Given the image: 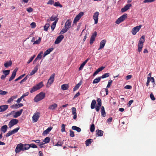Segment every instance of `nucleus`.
Segmentation results:
<instances>
[{
  "label": "nucleus",
  "mask_w": 156,
  "mask_h": 156,
  "mask_svg": "<svg viewBox=\"0 0 156 156\" xmlns=\"http://www.w3.org/2000/svg\"><path fill=\"white\" fill-rule=\"evenodd\" d=\"M54 6L56 7L58 6L60 8H62V5L60 4L58 2H55V3H54Z\"/></svg>",
  "instance_id": "37998d69"
},
{
  "label": "nucleus",
  "mask_w": 156,
  "mask_h": 156,
  "mask_svg": "<svg viewBox=\"0 0 156 156\" xmlns=\"http://www.w3.org/2000/svg\"><path fill=\"white\" fill-rule=\"evenodd\" d=\"M138 51L139 52H140L142 50V48H143V45L138 44Z\"/></svg>",
  "instance_id": "8fccbe9b"
},
{
  "label": "nucleus",
  "mask_w": 156,
  "mask_h": 156,
  "mask_svg": "<svg viewBox=\"0 0 156 156\" xmlns=\"http://www.w3.org/2000/svg\"><path fill=\"white\" fill-rule=\"evenodd\" d=\"M35 56L34 55L33 56L31 57L30 59L27 62V64H29L30 62H31L34 58Z\"/></svg>",
  "instance_id": "052dcab7"
},
{
  "label": "nucleus",
  "mask_w": 156,
  "mask_h": 156,
  "mask_svg": "<svg viewBox=\"0 0 156 156\" xmlns=\"http://www.w3.org/2000/svg\"><path fill=\"white\" fill-rule=\"evenodd\" d=\"M155 0H145L143 1L144 3L151 2H154Z\"/></svg>",
  "instance_id": "69168bd1"
},
{
  "label": "nucleus",
  "mask_w": 156,
  "mask_h": 156,
  "mask_svg": "<svg viewBox=\"0 0 156 156\" xmlns=\"http://www.w3.org/2000/svg\"><path fill=\"white\" fill-rule=\"evenodd\" d=\"M85 65V64L83 62L80 65V67L79 68V70H81L83 68L84 66Z\"/></svg>",
  "instance_id": "0e129e2a"
},
{
  "label": "nucleus",
  "mask_w": 156,
  "mask_h": 156,
  "mask_svg": "<svg viewBox=\"0 0 156 156\" xmlns=\"http://www.w3.org/2000/svg\"><path fill=\"white\" fill-rule=\"evenodd\" d=\"M68 30V29H67L66 28L64 27L62 29V30L61 31L60 34H63L64 33L66 32Z\"/></svg>",
  "instance_id": "de8ad7c7"
},
{
  "label": "nucleus",
  "mask_w": 156,
  "mask_h": 156,
  "mask_svg": "<svg viewBox=\"0 0 156 156\" xmlns=\"http://www.w3.org/2000/svg\"><path fill=\"white\" fill-rule=\"evenodd\" d=\"M63 144V142L58 141L55 145V146H61Z\"/></svg>",
  "instance_id": "4d7b16f0"
},
{
  "label": "nucleus",
  "mask_w": 156,
  "mask_h": 156,
  "mask_svg": "<svg viewBox=\"0 0 156 156\" xmlns=\"http://www.w3.org/2000/svg\"><path fill=\"white\" fill-rule=\"evenodd\" d=\"M18 120L16 119H11L9 122L8 125L9 128L12 127L13 126L18 123Z\"/></svg>",
  "instance_id": "423d86ee"
},
{
  "label": "nucleus",
  "mask_w": 156,
  "mask_h": 156,
  "mask_svg": "<svg viewBox=\"0 0 156 156\" xmlns=\"http://www.w3.org/2000/svg\"><path fill=\"white\" fill-rule=\"evenodd\" d=\"M23 147L24 151L26 150L30 147V145L29 144H23Z\"/></svg>",
  "instance_id": "72a5a7b5"
},
{
  "label": "nucleus",
  "mask_w": 156,
  "mask_h": 156,
  "mask_svg": "<svg viewBox=\"0 0 156 156\" xmlns=\"http://www.w3.org/2000/svg\"><path fill=\"white\" fill-rule=\"evenodd\" d=\"M106 42V41L105 39L102 40L100 43L99 48L98 49V50H100L103 48L105 46Z\"/></svg>",
  "instance_id": "4468645a"
},
{
  "label": "nucleus",
  "mask_w": 156,
  "mask_h": 156,
  "mask_svg": "<svg viewBox=\"0 0 156 156\" xmlns=\"http://www.w3.org/2000/svg\"><path fill=\"white\" fill-rule=\"evenodd\" d=\"M71 25V23L70 22V20H68L65 23L64 27L68 30L69 29Z\"/></svg>",
  "instance_id": "2eb2a0df"
},
{
  "label": "nucleus",
  "mask_w": 156,
  "mask_h": 156,
  "mask_svg": "<svg viewBox=\"0 0 156 156\" xmlns=\"http://www.w3.org/2000/svg\"><path fill=\"white\" fill-rule=\"evenodd\" d=\"M31 27L32 28H34L36 27V23L34 22H32L30 24Z\"/></svg>",
  "instance_id": "774afa93"
},
{
  "label": "nucleus",
  "mask_w": 156,
  "mask_h": 156,
  "mask_svg": "<svg viewBox=\"0 0 156 156\" xmlns=\"http://www.w3.org/2000/svg\"><path fill=\"white\" fill-rule=\"evenodd\" d=\"M142 26V25H140L139 26H137L133 28L131 30L132 34L133 35H135L139 31Z\"/></svg>",
  "instance_id": "39448f33"
},
{
  "label": "nucleus",
  "mask_w": 156,
  "mask_h": 156,
  "mask_svg": "<svg viewBox=\"0 0 156 156\" xmlns=\"http://www.w3.org/2000/svg\"><path fill=\"white\" fill-rule=\"evenodd\" d=\"M23 106V105L22 103H20L19 104H14L13 105L11 106L10 108H13L14 109H17L20 107H22Z\"/></svg>",
  "instance_id": "6ab92c4d"
},
{
  "label": "nucleus",
  "mask_w": 156,
  "mask_h": 156,
  "mask_svg": "<svg viewBox=\"0 0 156 156\" xmlns=\"http://www.w3.org/2000/svg\"><path fill=\"white\" fill-rule=\"evenodd\" d=\"M38 65H37L34 68L33 70L30 73V75L31 76L34 74L37 71Z\"/></svg>",
  "instance_id": "412c9836"
},
{
  "label": "nucleus",
  "mask_w": 156,
  "mask_h": 156,
  "mask_svg": "<svg viewBox=\"0 0 156 156\" xmlns=\"http://www.w3.org/2000/svg\"><path fill=\"white\" fill-rule=\"evenodd\" d=\"M57 107V105L55 103L50 105L48 107V109L51 110H54Z\"/></svg>",
  "instance_id": "4be33fe9"
},
{
  "label": "nucleus",
  "mask_w": 156,
  "mask_h": 156,
  "mask_svg": "<svg viewBox=\"0 0 156 156\" xmlns=\"http://www.w3.org/2000/svg\"><path fill=\"white\" fill-rule=\"evenodd\" d=\"M54 1L53 0H50L48 2L47 4L48 5H52L54 4Z\"/></svg>",
  "instance_id": "bf43d9fd"
},
{
  "label": "nucleus",
  "mask_w": 156,
  "mask_h": 156,
  "mask_svg": "<svg viewBox=\"0 0 156 156\" xmlns=\"http://www.w3.org/2000/svg\"><path fill=\"white\" fill-rule=\"evenodd\" d=\"M82 84V81H80L77 84L73 89V91H76L78 90L79 88L80 87Z\"/></svg>",
  "instance_id": "cd10ccee"
},
{
  "label": "nucleus",
  "mask_w": 156,
  "mask_h": 156,
  "mask_svg": "<svg viewBox=\"0 0 156 156\" xmlns=\"http://www.w3.org/2000/svg\"><path fill=\"white\" fill-rule=\"evenodd\" d=\"M29 92H27L26 93H25L23 94L21 97L22 98H23L24 97L27 96L29 94Z\"/></svg>",
  "instance_id": "338daca9"
},
{
  "label": "nucleus",
  "mask_w": 156,
  "mask_h": 156,
  "mask_svg": "<svg viewBox=\"0 0 156 156\" xmlns=\"http://www.w3.org/2000/svg\"><path fill=\"white\" fill-rule=\"evenodd\" d=\"M105 67L101 66V67L98 68L94 73L93 76H95L96 74H97L99 72L101 71L102 70H103Z\"/></svg>",
  "instance_id": "393cba45"
},
{
  "label": "nucleus",
  "mask_w": 156,
  "mask_h": 156,
  "mask_svg": "<svg viewBox=\"0 0 156 156\" xmlns=\"http://www.w3.org/2000/svg\"><path fill=\"white\" fill-rule=\"evenodd\" d=\"M101 78L100 77H98V78L95 79L93 81V84L97 83L99 82L101 79Z\"/></svg>",
  "instance_id": "e433bc0d"
},
{
  "label": "nucleus",
  "mask_w": 156,
  "mask_h": 156,
  "mask_svg": "<svg viewBox=\"0 0 156 156\" xmlns=\"http://www.w3.org/2000/svg\"><path fill=\"white\" fill-rule=\"evenodd\" d=\"M103 133L104 132L103 131L98 129L96 131V135L98 136H102L103 134Z\"/></svg>",
  "instance_id": "aec40b11"
},
{
  "label": "nucleus",
  "mask_w": 156,
  "mask_h": 156,
  "mask_svg": "<svg viewBox=\"0 0 156 156\" xmlns=\"http://www.w3.org/2000/svg\"><path fill=\"white\" fill-rule=\"evenodd\" d=\"M8 128V126L6 125H5L2 126L1 128V130L3 133L6 132Z\"/></svg>",
  "instance_id": "bb28decb"
},
{
  "label": "nucleus",
  "mask_w": 156,
  "mask_h": 156,
  "mask_svg": "<svg viewBox=\"0 0 156 156\" xmlns=\"http://www.w3.org/2000/svg\"><path fill=\"white\" fill-rule=\"evenodd\" d=\"M50 26L49 23H46L45 26H44V30L45 31H47L48 28Z\"/></svg>",
  "instance_id": "49530a36"
},
{
  "label": "nucleus",
  "mask_w": 156,
  "mask_h": 156,
  "mask_svg": "<svg viewBox=\"0 0 156 156\" xmlns=\"http://www.w3.org/2000/svg\"><path fill=\"white\" fill-rule=\"evenodd\" d=\"M101 116L104 117L106 116V113L105 111V108L103 106L101 107Z\"/></svg>",
  "instance_id": "b1692460"
},
{
  "label": "nucleus",
  "mask_w": 156,
  "mask_h": 156,
  "mask_svg": "<svg viewBox=\"0 0 156 156\" xmlns=\"http://www.w3.org/2000/svg\"><path fill=\"white\" fill-rule=\"evenodd\" d=\"M16 73H15V72H13L12 73V74L11 76L9 78V81H11L16 76Z\"/></svg>",
  "instance_id": "58836bf2"
},
{
  "label": "nucleus",
  "mask_w": 156,
  "mask_h": 156,
  "mask_svg": "<svg viewBox=\"0 0 156 156\" xmlns=\"http://www.w3.org/2000/svg\"><path fill=\"white\" fill-rule=\"evenodd\" d=\"M72 111V114L74 115L73 119H75L77 117V114L76 113V109L75 107H72L71 108Z\"/></svg>",
  "instance_id": "a211bd4d"
},
{
  "label": "nucleus",
  "mask_w": 156,
  "mask_h": 156,
  "mask_svg": "<svg viewBox=\"0 0 156 156\" xmlns=\"http://www.w3.org/2000/svg\"><path fill=\"white\" fill-rule=\"evenodd\" d=\"M112 83V81L111 80H109V81L108 82V85L106 87L107 88H109L111 86Z\"/></svg>",
  "instance_id": "09e8293b"
},
{
  "label": "nucleus",
  "mask_w": 156,
  "mask_h": 156,
  "mask_svg": "<svg viewBox=\"0 0 156 156\" xmlns=\"http://www.w3.org/2000/svg\"><path fill=\"white\" fill-rule=\"evenodd\" d=\"M23 147V144L22 143L18 144L17 145L15 150L16 153H19L21 151H24Z\"/></svg>",
  "instance_id": "20e7f679"
},
{
  "label": "nucleus",
  "mask_w": 156,
  "mask_h": 156,
  "mask_svg": "<svg viewBox=\"0 0 156 156\" xmlns=\"http://www.w3.org/2000/svg\"><path fill=\"white\" fill-rule=\"evenodd\" d=\"M12 62L11 61H10L9 62H5L4 64V66L6 68H8V67L11 66L12 65Z\"/></svg>",
  "instance_id": "c85d7f7f"
},
{
  "label": "nucleus",
  "mask_w": 156,
  "mask_h": 156,
  "mask_svg": "<svg viewBox=\"0 0 156 156\" xmlns=\"http://www.w3.org/2000/svg\"><path fill=\"white\" fill-rule=\"evenodd\" d=\"M144 36H142V37L140 38L138 44L140 45H143V43L144 42Z\"/></svg>",
  "instance_id": "a878e982"
},
{
  "label": "nucleus",
  "mask_w": 156,
  "mask_h": 156,
  "mask_svg": "<svg viewBox=\"0 0 156 156\" xmlns=\"http://www.w3.org/2000/svg\"><path fill=\"white\" fill-rule=\"evenodd\" d=\"M92 141L93 140L92 139H89L85 141V144L86 146H88L89 145L91 144Z\"/></svg>",
  "instance_id": "c9c22d12"
},
{
  "label": "nucleus",
  "mask_w": 156,
  "mask_h": 156,
  "mask_svg": "<svg viewBox=\"0 0 156 156\" xmlns=\"http://www.w3.org/2000/svg\"><path fill=\"white\" fill-rule=\"evenodd\" d=\"M72 129L73 130L76 131L78 132H80L81 130V129L79 127L76 126H73L72 127Z\"/></svg>",
  "instance_id": "c756f323"
},
{
  "label": "nucleus",
  "mask_w": 156,
  "mask_h": 156,
  "mask_svg": "<svg viewBox=\"0 0 156 156\" xmlns=\"http://www.w3.org/2000/svg\"><path fill=\"white\" fill-rule=\"evenodd\" d=\"M20 129V127H18L11 131H10L12 135L18 132V130Z\"/></svg>",
  "instance_id": "f704fd0d"
},
{
  "label": "nucleus",
  "mask_w": 156,
  "mask_h": 156,
  "mask_svg": "<svg viewBox=\"0 0 156 156\" xmlns=\"http://www.w3.org/2000/svg\"><path fill=\"white\" fill-rule=\"evenodd\" d=\"M66 126V125L64 124H62L61 126L62 129H61V131L62 132H64L65 131V127Z\"/></svg>",
  "instance_id": "5fc2aeb1"
},
{
  "label": "nucleus",
  "mask_w": 156,
  "mask_h": 156,
  "mask_svg": "<svg viewBox=\"0 0 156 156\" xmlns=\"http://www.w3.org/2000/svg\"><path fill=\"white\" fill-rule=\"evenodd\" d=\"M23 110V109H20V111H18L15 112V114L13 115V117L14 118H17L18 117L20 116Z\"/></svg>",
  "instance_id": "dca6fc26"
},
{
  "label": "nucleus",
  "mask_w": 156,
  "mask_h": 156,
  "mask_svg": "<svg viewBox=\"0 0 156 156\" xmlns=\"http://www.w3.org/2000/svg\"><path fill=\"white\" fill-rule=\"evenodd\" d=\"M95 126L94 124H92L90 128V130L91 132H93L94 131Z\"/></svg>",
  "instance_id": "a18cd8bd"
},
{
  "label": "nucleus",
  "mask_w": 156,
  "mask_h": 156,
  "mask_svg": "<svg viewBox=\"0 0 156 156\" xmlns=\"http://www.w3.org/2000/svg\"><path fill=\"white\" fill-rule=\"evenodd\" d=\"M50 141V138L49 137H46L45 138L44 140V141L45 143H48Z\"/></svg>",
  "instance_id": "3c124183"
},
{
  "label": "nucleus",
  "mask_w": 156,
  "mask_h": 156,
  "mask_svg": "<svg viewBox=\"0 0 156 156\" xmlns=\"http://www.w3.org/2000/svg\"><path fill=\"white\" fill-rule=\"evenodd\" d=\"M97 101L98 102V104L97 105L99 106H101V101L100 98H98L97 100Z\"/></svg>",
  "instance_id": "603ef678"
},
{
  "label": "nucleus",
  "mask_w": 156,
  "mask_h": 156,
  "mask_svg": "<svg viewBox=\"0 0 156 156\" xmlns=\"http://www.w3.org/2000/svg\"><path fill=\"white\" fill-rule=\"evenodd\" d=\"M69 132H70L69 135H70V136H71V137H74L75 136V135L74 134V132L73 131H72L71 130H70L69 131Z\"/></svg>",
  "instance_id": "6e6d98bb"
},
{
  "label": "nucleus",
  "mask_w": 156,
  "mask_h": 156,
  "mask_svg": "<svg viewBox=\"0 0 156 156\" xmlns=\"http://www.w3.org/2000/svg\"><path fill=\"white\" fill-rule=\"evenodd\" d=\"M55 75V74L53 73L50 76V78L48 80V82L47 83V85L49 84V85H50L53 83Z\"/></svg>",
  "instance_id": "9b49d317"
},
{
  "label": "nucleus",
  "mask_w": 156,
  "mask_h": 156,
  "mask_svg": "<svg viewBox=\"0 0 156 156\" xmlns=\"http://www.w3.org/2000/svg\"><path fill=\"white\" fill-rule=\"evenodd\" d=\"M150 97L151 99L153 101H154L155 100V98L153 94L152 93H151L150 94Z\"/></svg>",
  "instance_id": "e2e57ef3"
},
{
  "label": "nucleus",
  "mask_w": 156,
  "mask_h": 156,
  "mask_svg": "<svg viewBox=\"0 0 156 156\" xmlns=\"http://www.w3.org/2000/svg\"><path fill=\"white\" fill-rule=\"evenodd\" d=\"M10 72V70H4L2 71L3 73L6 76L9 74Z\"/></svg>",
  "instance_id": "ea45409f"
},
{
  "label": "nucleus",
  "mask_w": 156,
  "mask_h": 156,
  "mask_svg": "<svg viewBox=\"0 0 156 156\" xmlns=\"http://www.w3.org/2000/svg\"><path fill=\"white\" fill-rule=\"evenodd\" d=\"M96 104V101L95 100H93L91 102L90 107L91 109H93L95 108Z\"/></svg>",
  "instance_id": "473e14b6"
},
{
  "label": "nucleus",
  "mask_w": 156,
  "mask_h": 156,
  "mask_svg": "<svg viewBox=\"0 0 156 156\" xmlns=\"http://www.w3.org/2000/svg\"><path fill=\"white\" fill-rule=\"evenodd\" d=\"M27 10L28 12H31L33 11V9L31 7H30L27 8Z\"/></svg>",
  "instance_id": "680f3d73"
},
{
  "label": "nucleus",
  "mask_w": 156,
  "mask_h": 156,
  "mask_svg": "<svg viewBox=\"0 0 156 156\" xmlns=\"http://www.w3.org/2000/svg\"><path fill=\"white\" fill-rule=\"evenodd\" d=\"M42 54H43L42 51H41L40 52V53L38 55H37V56L36 57L37 59H40L41 58L42 55Z\"/></svg>",
  "instance_id": "864d4df0"
},
{
  "label": "nucleus",
  "mask_w": 156,
  "mask_h": 156,
  "mask_svg": "<svg viewBox=\"0 0 156 156\" xmlns=\"http://www.w3.org/2000/svg\"><path fill=\"white\" fill-rule=\"evenodd\" d=\"M39 113L37 112L34 114L32 117V119L34 122H36L39 117Z\"/></svg>",
  "instance_id": "1a4fd4ad"
},
{
  "label": "nucleus",
  "mask_w": 156,
  "mask_h": 156,
  "mask_svg": "<svg viewBox=\"0 0 156 156\" xmlns=\"http://www.w3.org/2000/svg\"><path fill=\"white\" fill-rule=\"evenodd\" d=\"M45 96V93L43 92H41L37 95L35 97L34 99V101L35 102H38L44 98Z\"/></svg>",
  "instance_id": "f03ea898"
},
{
  "label": "nucleus",
  "mask_w": 156,
  "mask_h": 156,
  "mask_svg": "<svg viewBox=\"0 0 156 156\" xmlns=\"http://www.w3.org/2000/svg\"><path fill=\"white\" fill-rule=\"evenodd\" d=\"M8 108V105H2L0 106V112H3L6 110Z\"/></svg>",
  "instance_id": "f3484780"
},
{
  "label": "nucleus",
  "mask_w": 156,
  "mask_h": 156,
  "mask_svg": "<svg viewBox=\"0 0 156 156\" xmlns=\"http://www.w3.org/2000/svg\"><path fill=\"white\" fill-rule=\"evenodd\" d=\"M54 50L53 48H50L48 49L44 53L47 55L49 54L51 52L53 51Z\"/></svg>",
  "instance_id": "4c0bfd02"
},
{
  "label": "nucleus",
  "mask_w": 156,
  "mask_h": 156,
  "mask_svg": "<svg viewBox=\"0 0 156 156\" xmlns=\"http://www.w3.org/2000/svg\"><path fill=\"white\" fill-rule=\"evenodd\" d=\"M17 95L13 96L8 100L7 102L9 103H10L11 102L13 101L14 99L17 98Z\"/></svg>",
  "instance_id": "7c9ffc66"
},
{
  "label": "nucleus",
  "mask_w": 156,
  "mask_h": 156,
  "mask_svg": "<svg viewBox=\"0 0 156 156\" xmlns=\"http://www.w3.org/2000/svg\"><path fill=\"white\" fill-rule=\"evenodd\" d=\"M57 17L58 16H55L54 15H52L51 17H50V20L51 21H55L57 19H58Z\"/></svg>",
  "instance_id": "a19ab883"
},
{
  "label": "nucleus",
  "mask_w": 156,
  "mask_h": 156,
  "mask_svg": "<svg viewBox=\"0 0 156 156\" xmlns=\"http://www.w3.org/2000/svg\"><path fill=\"white\" fill-rule=\"evenodd\" d=\"M7 92L0 90V94L2 95H5L7 93Z\"/></svg>",
  "instance_id": "13d9d810"
},
{
  "label": "nucleus",
  "mask_w": 156,
  "mask_h": 156,
  "mask_svg": "<svg viewBox=\"0 0 156 156\" xmlns=\"http://www.w3.org/2000/svg\"><path fill=\"white\" fill-rule=\"evenodd\" d=\"M52 129V127L51 126L48 127L46 130L43 131L42 134L44 135H45L48 134Z\"/></svg>",
  "instance_id": "5701e85b"
},
{
  "label": "nucleus",
  "mask_w": 156,
  "mask_h": 156,
  "mask_svg": "<svg viewBox=\"0 0 156 156\" xmlns=\"http://www.w3.org/2000/svg\"><path fill=\"white\" fill-rule=\"evenodd\" d=\"M43 86V82H41L36 85L34 86L32 88H30V92L31 93L34 92L42 87Z\"/></svg>",
  "instance_id": "f257e3e1"
},
{
  "label": "nucleus",
  "mask_w": 156,
  "mask_h": 156,
  "mask_svg": "<svg viewBox=\"0 0 156 156\" xmlns=\"http://www.w3.org/2000/svg\"><path fill=\"white\" fill-rule=\"evenodd\" d=\"M84 13L83 12H80L79 14L77 15L73 20V23H76L80 19L81 17L83 15Z\"/></svg>",
  "instance_id": "0eeeda50"
},
{
  "label": "nucleus",
  "mask_w": 156,
  "mask_h": 156,
  "mask_svg": "<svg viewBox=\"0 0 156 156\" xmlns=\"http://www.w3.org/2000/svg\"><path fill=\"white\" fill-rule=\"evenodd\" d=\"M64 38V36L63 35H60L58 36L56 39L55 42V44H57L59 43L62 39Z\"/></svg>",
  "instance_id": "9d476101"
},
{
  "label": "nucleus",
  "mask_w": 156,
  "mask_h": 156,
  "mask_svg": "<svg viewBox=\"0 0 156 156\" xmlns=\"http://www.w3.org/2000/svg\"><path fill=\"white\" fill-rule=\"evenodd\" d=\"M109 76V73H107L104 74L101 76H100L101 78L104 79L108 77Z\"/></svg>",
  "instance_id": "79ce46f5"
},
{
  "label": "nucleus",
  "mask_w": 156,
  "mask_h": 156,
  "mask_svg": "<svg viewBox=\"0 0 156 156\" xmlns=\"http://www.w3.org/2000/svg\"><path fill=\"white\" fill-rule=\"evenodd\" d=\"M132 6L131 4H128L126 5L123 8H122L121 9V12H126L129 9V8Z\"/></svg>",
  "instance_id": "ddd939ff"
},
{
  "label": "nucleus",
  "mask_w": 156,
  "mask_h": 156,
  "mask_svg": "<svg viewBox=\"0 0 156 156\" xmlns=\"http://www.w3.org/2000/svg\"><path fill=\"white\" fill-rule=\"evenodd\" d=\"M41 41V38L40 37H39L37 40L34 42L33 44H39L40 43V42Z\"/></svg>",
  "instance_id": "c03bdc74"
},
{
  "label": "nucleus",
  "mask_w": 156,
  "mask_h": 156,
  "mask_svg": "<svg viewBox=\"0 0 156 156\" xmlns=\"http://www.w3.org/2000/svg\"><path fill=\"white\" fill-rule=\"evenodd\" d=\"M97 34V33L96 31H95L93 34L92 35L90 40V44H92L94 41H95V38L96 37Z\"/></svg>",
  "instance_id": "f8f14e48"
},
{
  "label": "nucleus",
  "mask_w": 156,
  "mask_h": 156,
  "mask_svg": "<svg viewBox=\"0 0 156 156\" xmlns=\"http://www.w3.org/2000/svg\"><path fill=\"white\" fill-rule=\"evenodd\" d=\"M61 88L63 90H67L69 88L68 85L67 84H63L61 85Z\"/></svg>",
  "instance_id": "2f4dec72"
},
{
  "label": "nucleus",
  "mask_w": 156,
  "mask_h": 156,
  "mask_svg": "<svg viewBox=\"0 0 156 156\" xmlns=\"http://www.w3.org/2000/svg\"><path fill=\"white\" fill-rule=\"evenodd\" d=\"M99 13L98 12H95L93 15V18L94 21V24H97L98 23Z\"/></svg>",
  "instance_id": "6e6552de"
},
{
  "label": "nucleus",
  "mask_w": 156,
  "mask_h": 156,
  "mask_svg": "<svg viewBox=\"0 0 156 156\" xmlns=\"http://www.w3.org/2000/svg\"><path fill=\"white\" fill-rule=\"evenodd\" d=\"M127 15L126 13L122 15L117 19L115 22V23L117 24H119L120 23L123 22L126 18H127Z\"/></svg>",
  "instance_id": "7ed1b4c3"
}]
</instances>
